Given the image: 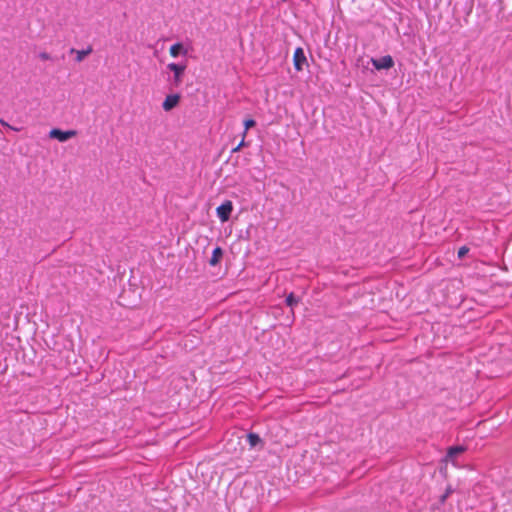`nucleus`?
Here are the masks:
<instances>
[{"instance_id":"nucleus-1","label":"nucleus","mask_w":512,"mask_h":512,"mask_svg":"<svg viewBox=\"0 0 512 512\" xmlns=\"http://www.w3.org/2000/svg\"><path fill=\"white\" fill-rule=\"evenodd\" d=\"M466 450L467 447L464 445L451 446L447 449V453L443 457L442 462L445 464L451 463L454 467L460 468L461 466L457 462V457Z\"/></svg>"},{"instance_id":"nucleus-2","label":"nucleus","mask_w":512,"mask_h":512,"mask_svg":"<svg viewBox=\"0 0 512 512\" xmlns=\"http://www.w3.org/2000/svg\"><path fill=\"white\" fill-rule=\"evenodd\" d=\"M186 64L169 63L167 68L173 72V85L178 87L182 83V78L186 70Z\"/></svg>"},{"instance_id":"nucleus-3","label":"nucleus","mask_w":512,"mask_h":512,"mask_svg":"<svg viewBox=\"0 0 512 512\" xmlns=\"http://www.w3.org/2000/svg\"><path fill=\"white\" fill-rule=\"evenodd\" d=\"M232 211H233V204L230 200H226L216 209L217 216L219 217V219L222 222H226L229 220Z\"/></svg>"},{"instance_id":"nucleus-4","label":"nucleus","mask_w":512,"mask_h":512,"mask_svg":"<svg viewBox=\"0 0 512 512\" xmlns=\"http://www.w3.org/2000/svg\"><path fill=\"white\" fill-rule=\"evenodd\" d=\"M76 135H77L76 130L62 131L58 128H54L49 132L50 138L57 139L60 142H65L68 139L75 137Z\"/></svg>"},{"instance_id":"nucleus-5","label":"nucleus","mask_w":512,"mask_h":512,"mask_svg":"<svg viewBox=\"0 0 512 512\" xmlns=\"http://www.w3.org/2000/svg\"><path fill=\"white\" fill-rule=\"evenodd\" d=\"M181 96L178 93L167 95L162 103V108L164 111H171L174 109L180 102Z\"/></svg>"},{"instance_id":"nucleus-6","label":"nucleus","mask_w":512,"mask_h":512,"mask_svg":"<svg viewBox=\"0 0 512 512\" xmlns=\"http://www.w3.org/2000/svg\"><path fill=\"white\" fill-rule=\"evenodd\" d=\"M372 63H373V66L378 70L390 69L394 65L393 58L390 55L383 56L379 59H373Z\"/></svg>"},{"instance_id":"nucleus-7","label":"nucleus","mask_w":512,"mask_h":512,"mask_svg":"<svg viewBox=\"0 0 512 512\" xmlns=\"http://www.w3.org/2000/svg\"><path fill=\"white\" fill-rule=\"evenodd\" d=\"M306 61H307V59H306L303 49L301 47H298L295 50L294 56H293V62H294V67H295L296 71H302L303 65L306 63Z\"/></svg>"},{"instance_id":"nucleus-8","label":"nucleus","mask_w":512,"mask_h":512,"mask_svg":"<svg viewBox=\"0 0 512 512\" xmlns=\"http://www.w3.org/2000/svg\"><path fill=\"white\" fill-rule=\"evenodd\" d=\"M223 257V250L221 247L217 246L214 248L213 252H212V256L209 260V264L211 266H216L222 259Z\"/></svg>"},{"instance_id":"nucleus-9","label":"nucleus","mask_w":512,"mask_h":512,"mask_svg":"<svg viewBox=\"0 0 512 512\" xmlns=\"http://www.w3.org/2000/svg\"><path fill=\"white\" fill-rule=\"evenodd\" d=\"M70 53H76V62H82L86 56L92 53V47L88 46L87 49L76 50L74 48L70 49Z\"/></svg>"},{"instance_id":"nucleus-10","label":"nucleus","mask_w":512,"mask_h":512,"mask_svg":"<svg viewBox=\"0 0 512 512\" xmlns=\"http://www.w3.org/2000/svg\"><path fill=\"white\" fill-rule=\"evenodd\" d=\"M179 54L186 55L187 50L184 49L182 43H175L170 47V55L172 57H177Z\"/></svg>"},{"instance_id":"nucleus-11","label":"nucleus","mask_w":512,"mask_h":512,"mask_svg":"<svg viewBox=\"0 0 512 512\" xmlns=\"http://www.w3.org/2000/svg\"><path fill=\"white\" fill-rule=\"evenodd\" d=\"M247 441L249 443V446L253 448L261 442V438L259 437L258 434L250 432L247 434Z\"/></svg>"},{"instance_id":"nucleus-12","label":"nucleus","mask_w":512,"mask_h":512,"mask_svg":"<svg viewBox=\"0 0 512 512\" xmlns=\"http://www.w3.org/2000/svg\"><path fill=\"white\" fill-rule=\"evenodd\" d=\"M255 125H256V121H255V120H253V119H246V120L244 121L243 138H245V137H246V135H247V131H248L250 128L254 127Z\"/></svg>"},{"instance_id":"nucleus-13","label":"nucleus","mask_w":512,"mask_h":512,"mask_svg":"<svg viewBox=\"0 0 512 512\" xmlns=\"http://www.w3.org/2000/svg\"><path fill=\"white\" fill-rule=\"evenodd\" d=\"M286 304L290 307H293L294 305H296L299 300L294 296L293 293H290L287 297H286V300H285Z\"/></svg>"},{"instance_id":"nucleus-14","label":"nucleus","mask_w":512,"mask_h":512,"mask_svg":"<svg viewBox=\"0 0 512 512\" xmlns=\"http://www.w3.org/2000/svg\"><path fill=\"white\" fill-rule=\"evenodd\" d=\"M452 492H453L452 487L448 486L445 490V493L441 496V502L444 503Z\"/></svg>"},{"instance_id":"nucleus-15","label":"nucleus","mask_w":512,"mask_h":512,"mask_svg":"<svg viewBox=\"0 0 512 512\" xmlns=\"http://www.w3.org/2000/svg\"><path fill=\"white\" fill-rule=\"evenodd\" d=\"M469 252V248L466 246H462L458 250V257L463 258Z\"/></svg>"},{"instance_id":"nucleus-16","label":"nucleus","mask_w":512,"mask_h":512,"mask_svg":"<svg viewBox=\"0 0 512 512\" xmlns=\"http://www.w3.org/2000/svg\"><path fill=\"white\" fill-rule=\"evenodd\" d=\"M39 58L43 61L50 60L51 57L47 52H41L39 53Z\"/></svg>"},{"instance_id":"nucleus-17","label":"nucleus","mask_w":512,"mask_h":512,"mask_svg":"<svg viewBox=\"0 0 512 512\" xmlns=\"http://www.w3.org/2000/svg\"><path fill=\"white\" fill-rule=\"evenodd\" d=\"M245 138L242 137V140L241 142L232 150V152H237L239 151L243 146H245V141H244Z\"/></svg>"},{"instance_id":"nucleus-18","label":"nucleus","mask_w":512,"mask_h":512,"mask_svg":"<svg viewBox=\"0 0 512 512\" xmlns=\"http://www.w3.org/2000/svg\"><path fill=\"white\" fill-rule=\"evenodd\" d=\"M0 124L3 125V126H8L9 127V125L4 120H0ZM10 128H12V127L10 126Z\"/></svg>"}]
</instances>
